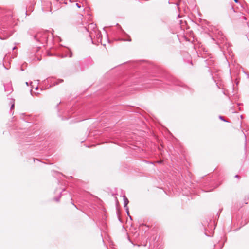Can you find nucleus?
Segmentation results:
<instances>
[{
	"label": "nucleus",
	"mask_w": 249,
	"mask_h": 249,
	"mask_svg": "<svg viewBox=\"0 0 249 249\" xmlns=\"http://www.w3.org/2000/svg\"><path fill=\"white\" fill-rule=\"evenodd\" d=\"M124 207H127V204H128L129 203V200L128 199L126 198V196H124Z\"/></svg>",
	"instance_id": "obj_1"
},
{
	"label": "nucleus",
	"mask_w": 249,
	"mask_h": 249,
	"mask_svg": "<svg viewBox=\"0 0 249 249\" xmlns=\"http://www.w3.org/2000/svg\"><path fill=\"white\" fill-rule=\"evenodd\" d=\"M32 82H31V85L32 86V87L33 88H35V89H37V87H35L34 85H32Z\"/></svg>",
	"instance_id": "obj_2"
},
{
	"label": "nucleus",
	"mask_w": 249,
	"mask_h": 249,
	"mask_svg": "<svg viewBox=\"0 0 249 249\" xmlns=\"http://www.w3.org/2000/svg\"><path fill=\"white\" fill-rule=\"evenodd\" d=\"M234 1L236 3H238V0H234Z\"/></svg>",
	"instance_id": "obj_3"
},
{
	"label": "nucleus",
	"mask_w": 249,
	"mask_h": 249,
	"mask_svg": "<svg viewBox=\"0 0 249 249\" xmlns=\"http://www.w3.org/2000/svg\"><path fill=\"white\" fill-rule=\"evenodd\" d=\"M14 107V105H13L11 107V108H13Z\"/></svg>",
	"instance_id": "obj_4"
}]
</instances>
